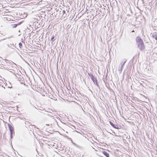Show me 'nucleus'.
Here are the masks:
<instances>
[{
  "label": "nucleus",
  "mask_w": 157,
  "mask_h": 157,
  "mask_svg": "<svg viewBox=\"0 0 157 157\" xmlns=\"http://www.w3.org/2000/svg\"><path fill=\"white\" fill-rule=\"evenodd\" d=\"M136 42L139 49L142 50L144 49L145 46L143 40L139 37H137L136 39Z\"/></svg>",
  "instance_id": "nucleus-1"
},
{
  "label": "nucleus",
  "mask_w": 157,
  "mask_h": 157,
  "mask_svg": "<svg viewBox=\"0 0 157 157\" xmlns=\"http://www.w3.org/2000/svg\"><path fill=\"white\" fill-rule=\"evenodd\" d=\"M2 19L5 21H8L13 20L14 17L12 15L6 14L4 16Z\"/></svg>",
  "instance_id": "nucleus-2"
},
{
  "label": "nucleus",
  "mask_w": 157,
  "mask_h": 157,
  "mask_svg": "<svg viewBox=\"0 0 157 157\" xmlns=\"http://www.w3.org/2000/svg\"><path fill=\"white\" fill-rule=\"evenodd\" d=\"M88 74L89 76L91 78V79L94 82L97 83V79L94 77V75H93L89 73Z\"/></svg>",
  "instance_id": "nucleus-3"
},
{
  "label": "nucleus",
  "mask_w": 157,
  "mask_h": 157,
  "mask_svg": "<svg viewBox=\"0 0 157 157\" xmlns=\"http://www.w3.org/2000/svg\"><path fill=\"white\" fill-rule=\"evenodd\" d=\"M8 125L10 131V133H14L13 128L12 125L9 123L8 124Z\"/></svg>",
  "instance_id": "nucleus-4"
},
{
  "label": "nucleus",
  "mask_w": 157,
  "mask_h": 157,
  "mask_svg": "<svg viewBox=\"0 0 157 157\" xmlns=\"http://www.w3.org/2000/svg\"><path fill=\"white\" fill-rule=\"evenodd\" d=\"M109 123L110 124L115 128L117 129L119 128L118 127L117 125H115L112 121H109Z\"/></svg>",
  "instance_id": "nucleus-5"
},
{
  "label": "nucleus",
  "mask_w": 157,
  "mask_h": 157,
  "mask_svg": "<svg viewBox=\"0 0 157 157\" xmlns=\"http://www.w3.org/2000/svg\"><path fill=\"white\" fill-rule=\"evenodd\" d=\"M126 99V100L127 102L128 103L131 104L132 105L133 104H132V103H134V101H135L134 100L135 99H132V100H133V101L132 100H130V99Z\"/></svg>",
  "instance_id": "nucleus-6"
},
{
  "label": "nucleus",
  "mask_w": 157,
  "mask_h": 157,
  "mask_svg": "<svg viewBox=\"0 0 157 157\" xmlns=\"http://www.w3.org/2000/svg\"><path fill=\"white\" fill-rule=\"evenodd\" d=\"M26 124L27 126L29 128H31L30 126L33 127L34 128L36 127V126L35 125H32L31 123L30 122H27V123Z\"/></svg>",
  "instance_id": "nucleus-7"
},
{
  "label": "nucleus",
  "mask_w": 157,
  "mask_h": 157,
  "mask_svg": "<svg viewBox=\"0 0 157 157\" xmlns=\"http://www.w3.org/2000/svg\"><path fill=\"white\" fill-rule=\"evenodd\" d=\"M102 153L106 157H109V154L106 151H102Z\"/></svg>",
  "instance_id": "nucleus-8"
},
{
  "label": "nucleus",
  "mask_w": 157,
  "mask_h": 157,
  "mask_svg": "<svg viewBox=\"0 0 157 157\" xmlns=\"http://www.w3.org/2000/svg\"><path fill=\"white\" fill-rule=\"evenodd\" d=\"M152 37L156 40H157V34L156 33H154L152 35Z\"/></svg>",
  "instance_id": "nucleus-9"
},
{
  "label": "nucleus",
  "mask_w": 157,
  "mask_h": 157,
  "mask_svg": "<svg viewBox=\"0 0 157 157\" xmlns=\"http://www.w3.org/2000/svg\"><path fill=\"white\" fill-rule=\"evenodd\" d=\"M19 45L20 48H21L22 46V44L21 42L19 44Z\"/></svg>",
  "instance_id": "nucleus-10"
},
{
  "label": "nucleus",
  "mask_w": 157,
  "mask_h": 157,
  "mask_svg": "<svg viewBox=\"0 0 157 157\" xmlns=\"http://www.w3.org/2000/svg\"><path fill=\"white\" fill-rule=\"evenodd\" d=\"M13 134H14V133H10V138H11V139L13 138Z\"/></svg>",
  "instance_id": "nucleus-11"
},
{
  "label": "nucleus",
  "mask_w": 157,
  "mask_h": 157,
  "mask_svg": "<svg viewBox=\"0 0 157 157\" xmlns=\"http://www.w3.org/2000/svg\"><path fill=\"white\" fill-rule=\"evenodd\" d=\"M67 101H71V102H73L74 103H77L76 102H75V101H73V100H71V101H69V100H67Z\"/></svg>",
  "instance_id": "nucleus-12"
},
{
  "label": "nucleus",
  "mask_w": 157,
  "mask_h": 157,
  "mask_svg": "<svg viewBox=\"0 0 157 157\" xmlns=\"http://www.w3.org/2000/svg\"><path fill=\"white\" fill-rule=\"evenodd\" d=\"M54 38V35H52L51 38V40H53Z\"/></svg>",
  "instance_id": "nucleus-13"
},
{
  "label": "nucleus",
  "mask_w": 157,
  "mask_h": 157,
  "mask_svg": "<svg viewBox=\"0 0 157 157\" xmlns=\"http://www.w3.org/2000/svg\"><path fill=\"white\" fill-rule=\"evenodd\" d=\"M63 100H62V102H63V101L66 102V100H65L64 98H63Z\"/></svg>",
  "instance_id": "nucleus-14"
},
{
  "label": "nucleus",
  "mask_w": 157,
  "mask_h": 157,
  "mask_svg": "<svg viewBox=\"0 0 157 157\" xmlns=\"http://www.w3.org/2000/svg\"><path fill=\"white\" fill-rule=\"evenodd\" d=\"M63 14L64 13H65V11L64 10H63Z\"/></svg>",
  "instance_id": "nucleus-15"
},
{
  "label": "nucleus",
  "mask_w": 157,
  "mask_h": 157,
  "mask_svg": "<svg viewBox=\"0 0 157 157\" xmlns=\"http://www.w3.org/2000/svg\"><path fill=\"white\" fill-rule=\"evenodd\" d=\"M125 63V62H124L123 63V64L122 65V67H123V66H124V63Z\"/></svg>",
  "instance_id": "nucleus-16"
},
{
  "label": "nucleus",
  "mask_w": 157,
  "mask_h": 157,
  "mask_svg": "<svg viewBox=\"0 0 157 157\" xmlns=\"http://www.w3.org/2000/svg\"><path fill=\"white\" fill-rule=\"evenodd\" d=\"M30 128H30V129H32V128H33V127L30 126Z\"/></svg>",
  "instance_id": "nucleus-17"
},
{
  "label": "nucleus",
  "mask_w": 157,
  "mask_h": 157,
  "mask_svg": "<svg viewBox=\"0 0 157 157\" xmlns=\"http://www.w3.org/2000/svg\"><path fill=\"white\" fill-rule=\"evenodd\" d=\"M57 98H56V99H54V100H55V101H56V100H57Z\"/></svg>",
  "instance_id": "nucleus-18"
},
{
  "label": "nucleus",
  "mask_w": 157,
  "mask_h": 157,
  "mask_svg": "<svg viewBox=\"0 0 157 157\" xmlns=\"http://www.w3.org/2000/svg\"><path fill=\"white\" fill-rule=\"evenodd\" d=\"M46 125H48V126H49V124H46Z\"/></svg>",
  "instance_id": "nucleus-19"
},
{
  "label": "nucleus",
  "mask_w": 157,
  "mask_h": 157,
  "mask_svg": "<svg viewBox=\"0 0 157 157\" xmlns=\"http://www.w3.org/2000/svg\"><path fill=\"white\" fill-rule=\"evenodd\" d=\"M115 100H116V101H117V99H116V98H115Z\"/></svg>",
  "instance_id": "nucleus-20"
},
{
  "label": "nucleus",
  "mask_w": 157,
  "mask_h": 157,
  "mask_svg": "<svg viewBox=\"0 0 157 157\" xmlns=\"http://www.w3.org/2000/svg\"><path fill=\"white\" fill-rule=\"evenodd\" d=\"M126 104L127 105V103L126 102Z\"/></svg>",
  "instance_id": "nucleus-21"
},
{
  "label": "nucleus",
  "mask_w": 157,
  "mask_h": 157,
  "mask_svg": "<svg viewBox=\"0 0 157 157\" xmlns=\"http://www.w3.org/2000/svg\"><path fill=\"white\" fill-rule=\"evenodd\" d=\"M76 104H78V105H79V104H78L77 103Z\"/></svg>",
  "instance_id": "nucleus-22"
}]
</instances>
